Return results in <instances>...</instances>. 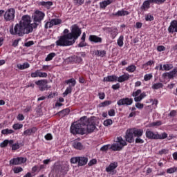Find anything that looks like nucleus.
<instances>
[{
  "mask_svg": "<svg viewBox=\"0 0 177 177\" xmlns=\"http://www.w3.org/2000/svg\"><path fill=\"white\" fill-rule=\"evenodd\" d=\"M34 23L31 24V17L30 15H24L21 17V21L15 25L14 29L10 30V34L12 35H19V37H23L25 34H30L32 32L34 28L38 27V23H40L41 20H44L45 17V13L39 10L35 11L32 15Z\"/></svg>",
  "mask_w": 177,
  "mask_h": 177,
  "instance_id": "nucleus-1",
  "label": "nucleus"
},
{
  "mask_svg": "<svg viewBox=\"0 0 177 177\" xmlns=\"http://www.w3.org/2000/svg\"><path fill=\"white\" fill-rule=\"evenodd\" d=\"M68 29L64 30V35L59 37V39L55 42L57 46H71L75 44V41L78 39V37L81 35V29L78 26H72L71 32Z\"/></svg>",
  "mask_w": 177,
  "mask_h": 177,
  "instance_id": "nucleus-2",
  "label": "nucleus"
},
{
  "mask_svg": "<svg viewBox=\"0 0 177 177\" xmlns=\"http://www.w3.org/2000/svg\"><path fill=\"white\" fill-rule=\"evenodd\" d=\"M88 124V118L86 116L82 117L80 120L73 122L71 126V132L73 135L80 134L85 135L86 130L85 126Z\"/></svg>",
  "mask_w": 177,
  "mask_h": 177,
  "instance_id": "nucleus-3",
  "label": "nucleus"
},
{
  "mask_svg": "<svg viewBox=\"0 0 177 177\" xmlns=\"http://www.w3.org/2000/svg\"><path fill=\"white\" fill-rule=\"evenodd\" d=\"M124 146H127V141L122 137H117L115 143L111 145V149L113 151H121Z\"/></svg>",
  "mask_w": 177,
  "mask_h": 177,
  "instance_id": "nucleus-4",
  "label": "nucleus"
},
{
  "mask_svg": "<svg viewBox=\"0 0 177 177\" xmlns=\"http://www.w3.org/2000/svg\"><path fill=\"white\" fill-rule=\"evenodd\" d=\"M53 171L55 172H60L63 175H66L68 172V165L67 164L60 165V163L57 162L54 165Z\"/></svg>",
  "mask_w": 177,
  "mask_h": 177,
  "instance_id": "nucleus-5",
  "label": "nucleus"
},
{
  "mask_svg": "<svg viewBox=\"0 0 177 177\" xmlns=\"http://www.w3.org/2000/svg\"><path fill=\"white\" fill-rule=\"evenodd\" d=\"M96 129V126L95 125V120L93 119H88L87 124L84 127V130L86 133H91Z\"/></svg>",
  "mask_w": 177,
  "mask_h": 177,
  "instance_id": "nucleus-6",
  "label": "nucleus"
},
{
  "mask_svg": "<svg viewBox=\"0 0 177 177\" xmlns=\"http://www.w3.org/2000/svg\"><path fill=\"white\" fill-rule=\"evenodd\" d=\"M15 13L16 11L14 8H10L7 10L3 15L4 20H6V21H12V20H15Z\"/></svg>",
  "mask_w": 177,
  "mask_h": 177,
  "instance_id": "nucleus-7",
  "label": "nucleus"
},
{
  "mask_svg": "<svg viewBox=\"0 0 177 177\" xmlns=\"http://www.w3.org/2000/svg\"><path fill=\"white\" fill-rule=\"evenodd\" d=\"M133 97H134L135 102H142V99H145L146 97V93L142 92V90L138 89L136 91H133L132 93Z\"/></svg>",
  "mask_w": 177,
  "mask_h": 177,
  "instance_id": "nucleus-8",
  "label": "nucleus"
},
{
  "mask_svg": "<svg viewBox=\"0 0 177 177\" xmlns=\"http://www.w3.org/2000/svg\"><path fill=\"white\" fill-rule=\"evenodd\" d=\"M35 84L39 86V89L41 92H44L46 89H49V88H50V86L48 85V80H46L36 81Z\"/></svg>",
  "mask_w": 177,
  "mask_h": 177,
  "instance_id": "nucleus-9",
  "label": "nucleus"
},
{
  "mask_svg": "<svg viewBox=\"0 0 177 177\" xmlns=\"http://www.w3.org/2000/svg\"><path fill=\"white\" fill-rule=\"evenodd\" d=\"M58 24H62V19H53L46 23L45 28H52L53 26H58Z\"/></svg>",
  "mask_w": 177,
  "mask_h": 177,
  "instance_id": "nucleus-10",
  "label": "nucleus"
},
{
  "mask_svg": "<svg viewBox=\"0 0 177 177\" xmlns=\"http://www.w3.org/2000/svg\"><path fill=\"white\" fill-rule=\"evenodd\" d=\"M26 161V158L19 157L13 158L10 160V165H20L21 164H24Z\"/></svg>",
  "mask_w": 177,
  "mask_h": 177,
  "instance_id": "nucleus-11",
  "label": "nucleus"
},
{
  "mask_svg": "<svg viewBox=\"0 0 177 177\" xmlns=\"http://www.w3.org/2000/svg\"><path fill=\"white\" fill-rule=\"evenodd\" d=\"M133 103V99L132 98H123L117 102L118 106H131Z\"/></svg>",
  "mask_w": 177,
  "mask_h": 177,
  "instance_id": "nucleus-12",
  "label": "nucleus"
},
{
  "mask_svg": "<svg viewBox=\"0 0 177 177\" xmlns=\"http://www.w3.org/2000/svg\"><path fill=\"white\" fill-rule=\"evenodd\" d=\"M30 77L32 78H37V77H39V78H46V77H48V73L41 72L40 70H36L35 72L30 73Z\"/></svg>",
  "mask_w": 177,
  "mask_h": 177,
  "instance_id": "nucleus-13",
  "label": "nucleus"
},
{
  "mask_svg": "<svg viewBox=\"0 0 177 177\" xmlns=\"http://www.w3.org/2000/svg\"><path fill=\"white\" fill-rule=\"evenodd\" d=\"M133 136H135L133 134V131L132 129H128L126 131L125 138L127 142H129V143H132V142L135 140V138H133Z\"/></svg>",
  "mask_w": 177,
  "mask_h": 177,
  "instance_id": "nucleus-14",
  "label": "nucleus"
},
{
  "mask_svg": "<svg viewBox=\"0 0 177 177\" xmlns=\"http://www.w3.org/2000/svg\"><path fill=\"white\" fill-rule=\"evenodd\" d=\"M118 167V163L117 162H112L109 166L106 167V171L108 172V174H111L112 175H114V169Z\"/></svg>",
  "mask_w": 177,
  "mask_h": 177,
  "instance_id": "nucleus-15",
  "label": "nucleus"
},
{
  "mask_svg": "<svg viewBox=\"0 0 177 177\" xmlns=\"http://www.w3.org/2000/svg\"><path fill=\"white\" fill-rule=\"evenodd\" d=\"M88 39L91 42H94L95 44H102L103 41L102 37L93 35H90Z\"/></svg>",
  "mask_w": 177,
  "mask_h": 177,
  "instance_id": "nucleus-16",
  "label": "nucleus"
},
{
  "mask_svg": "<svg viewBox=\"0 0 177 177\" xmlns=\"http://www.w3.org/2000/svg\"><path fill=\"white\" fill-rule=\"evenodd\" d=\"M145 136L148 139H157L158 133H154L150 129H147L145 132Z\"/></svg>",
  "mask_w": 177,
  "mask_h": 177,
  "instance_id": "nucleus-17",
  "label": "nucleus"
},
{
  "mask_svg": "<svg viewBox=\"0 0 177 177\" xmlns=\"http://www.w3.org/2000/svg\"><path fill=\"white\" fill-rule=\"evenodd\" d=\"M163 77H168L169 79L177 77V68H174L171 71L165 73L162 75Z\"/></svg>",
  "mask_w": 177,
  "mask_h": 177,
  "instance_id": "nucleus-18",
  "label": "nucleus"
},
{
  "mask_svg": "<svg viewBox=\"0 0 177 177\" xmlns=\"http://www.w3.org/2000/svg\"><path fill=\"white\" fill-rule=\"evenodd\" d=\"M169 32H177V21H172L168 28Z\"/></svg>",
  "mask_w": 177,
  "mask_h": 177,
  "instance_id": "nucleus-19",
  "label": "nucleus"
},
{
  "mask_svg": "<svg viewBox=\"0 0 177 177\" xmlns=\"http://www.w3.org/2000/svg\"><path fill=\"white\" fill-rule=\"evenodd\" d=\"M130 77L131 75H129V74L124 73L118 77V82H125V81H128V80H129Z\"/></svg>",
  "mask_w": 177,
  "mask_h": 177,
  "instance_id": "nucleus-20",
  "label": "nucleus"
},
{
  "mask_svg": "<svg viewBox=\"0 0 177 177\" xmlns=\"http://www.w3.org/2000/svg\"><path fill=\"white\" fill-rule=\"evenodd\" d=\"M114 81H118L116 75H109L104 77V82H114Z\"/></svg>",
  "mask_w": 177,
  "mask_h": 177,
  "instance_id": "nucleus-21",
  "label": "nucleus"
},
{
  "mask_svg": "<svg viewBox=\"0 0 177 177\" xmlns=\"http://www.w3.org/2000/svg\"><path fill=\"white\" fill-rule=\"evenodd\" d=\"M37 132V128L33 127L32 129H28L25 130L23 133L24 136H30L31 133H35Z\"/></svg>",
  "mask_w": 177,
  "mask_h": 177,
  "instance_id": "nucleus-22",
  "label": "nucleus"
},
{
  "mask_svg": "<svg viewBox=\"0 0 177 177\" xmlns=\"http://www.w3.org/2000/svg\"><path fill=\"white\" fill-rule=\"evenodd\" d=\"M72 146L74 149H76V150H84V145L78 141H74Z\"/></svg>",
  "mask_w": 177,
  "mask_h": 177,
  "instance_id": "nucleus-23",
  "label": "nucleus"
},
{
  "mask_svg": "<svg viewBox=\"0 0 177 177\" xmlns=\"http://www.w3.org/2000/svg\"><path fill=\"white\" fill-rule=\"evenodd\" d=\"M133 131V133L134 134V136L137 138H140L143 135V129H131Z\"/></svg>",
  "mask_w": 177,
  "mask_h": 177,
  "instance_id": "nucleus-24",
  "label": "nucleus"
},
{
  "mask_svg": "<svg viewBox=\"0 0 177 177\" xmlns=\"http://www.w3.org/2000/svg\"><path fill=\"white\" fill-rule=\"evenodd\" d=\"M128 15H129V12L124 10H121L113 14V16H117L118 17H120L121 16H128Z\"/></svg>",
  "mask_w": 177,
  "mask_h": 177,
  "instance_id": "nucleus-25",
  "label": "nucleus"
},
{
  "mask_svg": "<svg viewBox=\"0 0 177 177\" xmlns=\"http://www.w3.org/2000/svg\"><path fill=\"white\" fill-rule=\"evenodd\" d=\"M112 2L113 0H106L102 1L100 3V8H101V9H106V7L109 6V5H110Z\"/></svg>",
  "mask_w": 177,
  "mask_h": 177,
  "instance_id": "nucleus-26",
  "label": "nucleus"
},
{
  "mask_svg": "<svg viewBox=\"0 0 177 177\" xmlns=\"http://www.w3.org/2000/svg\"><path fill=\"white\" fill-rule=\"evenodd\" d=\"M39 5L41 6H44V8H47V9H49L52 5H53V3L52 1H40L39 3Z\"/></svg>",
  "mask_w": 177,
  "mask_h": 177,
  "instance_id": "nucleus-27",
  "label": "nucleus"
},
{
  "mask_svg": "<svg viewBox=\"0 0 177 177\" xmlns=\"http://www.w3.org/2000/svg\"><path fill=\"white\" fill-rule=\"evenodd\" d=\"M87 162H88V158H86V157H79V165L80 167L86 165V164Z\"/></svg>",
  "mask_w": 177,
  "mask_h": 177,
  "instance_id": "nucleus-28",
  "label": "nucleus"
},
{
  "mask_svg": "<svg viewBox=\"0 0 177 177\" xmlns=\"http://www.w3.org/2000/svg\"><path fill=\"white\" fill-rule=\"evenodd\" d=\"M17 68L19 70H26V68H28L30 67V64L28 62H25L23 64H19L17 65Z\"/></svg>",
  "mask_w": 177,
  "mask_h": 177,
  "instance_id": "nucleus-29",
  "label": "nucleus"
},
{
  "mask_svg": "<svg viewBox=\"0 0 177 177\" xmlns=\"http://www.w3.org/2000/svg\"><path fill=\"white\" fill-rule=\"evenodd\" d=\"M150 8V3L149 2L148 0L145 1L143 2L141 9L142 10H147Z\"/></svg>",
  "mask_w": 177,
  "mask_h": 177,
  "instance_id": "nucleus-30",
  "label": "nucleus"
},
{
  "mask_svg": "<svg viewBox=\"0 0 177 177\" xmlns=\"http://www.w3.org/2000/svg\"><path fill=\"white\" fill-rule=\"evenodd\" d=\"M126 71L128 73H135L136 71V66L131 64L126 68Z\"/></svg>",
  "mask_w": 177,
  "mask_h": 177,
  "instance_id": "nucleus-31",
  "label": "nucleus"
},
{
  "mask_svg": "<svg viewBox=\"0 0 177 177\" xmlns=\"http://www.w3.org/2000/svg\"><path fill=\"white\" fill-rule=\"evenodd\" d=\"M65 83L68 84H71L69 86H75V84H77V81L74 78L69 79L68 80L65 81Z\"/></svg>",
  "mask_w": 177,
  "mask_h": 177,
  "instance_id": "nucleus-32",
  "label": "nucleus"
},
{
  "mask_svg": "<svg viewBox=\"0 0 177 177\" xmlns=\"http://www.w3.org/2000/svg\"><path fill=\"white\" fill-rule=\"evenodd\" d=\"M12 145L13 144V140H5L3 142H2L0 144V147H6V146H8V145Z\"/></svg>",
  "mask_w": 177,
  "mask_h": 177,
  "instance_id": "nucleus-33",
  "label": "nucleus"
},
{
  "mask_svg": "<svg viewBox=\"0 0 177 177\" xmlns=\"http://www.w3.org/2000/svg\"><path fill=\"white\" fill-rule=\"evenodd\" d=\"M117 44L120 48H122V46H124V36H120V37L117 40Z\"/></svg>",
  "mask_w": 177,
  "mask_h": 177,
  "instance_id": "nucleus-34",
  "label": "nucleus"
},
{
  "mask_svg": "<svg viewBox=\"0 0 177 177\" xmlns=\"http://www.w3.org/2000/svg\"><path fill=\"white\" fill-rule=\"evenodd\" d=\"M15 131L12 129H6L1 131V133L3 135H11V133H13Z\"/></svg>",
  "mask_w": 177,
  "mask_h": 177,
  "instance_id": "nucleus-35",
  "label": "nucleus"
},
{
  "mask_svg": "<svg viewBox=\"0 0 177 177\" xmlns=\"http://www.w3.org/2000/svg\"><path fill=\"white\" fill-rule=\"evenodd\" d=\"M111 104V101L106 100L104 102H102L99 104V107H107Z\"/></svg>",
  "mask_w": 177,
  "mask_h": 177,
  "instance_id": "nucleus-36",
  "label": "nucleus"
},
{
  "mask_svg": "<svg viewBox=\"0 0 177 177\" xmlns=\"http://www.w3.org/2000/svg\"><path fill=\"white\" fill-rule=\"evenodd\" d=\"M55 56H56V53H50V54H48L46 58V62H50V60H52V59H53V57H55Z\"/></svg>",
  "mask_w": 177,
  "mask_h": 177,
  "instance_id": "nucleus-37",
  "label": "nucleus"
},
{
  "mask_svg": "<svg viewBox=\"0 0 177 177\" xmlns=\"http://www.w3.org/2000/svg\"><path fill=\"white\" fill-rule=\"evenodd\" d=\"M95 55H97V56H100L101 57H104V56H106V50H97Z\"/></svg>",
  "mask_w": 177,
  "mask_h": 177,
  "instance_id": "nucleus-38",
  "label": "nucleus"
},
{
  "mask_svg": "<svg viewBox=\"0 0 177 177\" xmlns=\"http://www.w3.org/2000/svg\"><path fill=\"white\" fill-rule=\"evenodd\" d=\"M111 35L112 38H115L118 35V30L117 28H113L111 30Z\"/></svg>",
  "mask_w": 177,
  "mask_h": 177,
  "instance_id": "nucleus-39",
  "label": "nucleus"
},
{
  "mask_svg": "<svg viewBox=\"0 0 177 177\" xmlns=\"http://www.w3.org/2000/svg\"><path fill=\"white\" fill-rule=\"evenodd\" d=\"M167 138H168L167 133H162L161 134L158 133L157 139H167Z\"/></svg>",
  "mask_w": 177,
  "mask_h": 177,
  "instance_id": "nucleus-40",
  "label": "nucleus"
},
{
  "mask_svg": "<svg viewBox=\"0 0 177 177\" xmlns=\"http://www.w3.org/2000/svg\"><path fill=\"white\" fill-rule=\"evenodd\" d=\"M161 122L160 121H157V122H152V123H150L148 127L149 128H151L153 127H160V125H161Z\"/></svg>",
  "mask_w": 177,
  "mask_h": 177,
  "instance_id": "nucleus-41",
  "label": "nucleus"
},
{
  "mask_svg": "<svg viewBox=\"0 0 177 177\" xmlns=\"http://www.w3.org/2000/svg\"><path fill=\"white\" fill-rule=\"evenodd\" d=\"M163 68L165 71H169V70L174 68V66L172 64H164Z\"/></svg>",
  "mask_w": 177,
  "mask_h": 177,
  "instance_id": "nucleus-42",
  "label": "nucleus"
},
{
  "mask_svg": "<svg viewBox=\"0 0 177 177\" xmlns=\"http://www.w3.org/2000/svg\"><path fill=\"white\" fill-rule=\"evenodd\" d=\"M12 128L15 131H17V129H21V128H23V124H19V123H16V124H14L12 125Z\"/></svg>",
  "mask_w": 177,
  "mask_h": 177,
  "instance_id": "nucleus-43",
  "label": "nucleus"
},
{
  "mask_svg": "<svg viewBox=\"0 0 177 177\" xmlns=\"http://www.w3.org/2000/svg\"><path fill=\"white\" fill-rule=\"evenodd\" d=\"M109 149H111V145H106L102 146L100 148V151H107V150H109Z\"/></svg>",
  "mask_w": 177,
  "mask_h": 177,
  "instance_id": "nucleus-44",
  "label": "nucleus"
},
{
  "mask_svg": "<svg viewBox=\"0 0 177 177\" xmlns=\"http://www.w3.org/2000/svg\"><path fill=\"white\" fill-rule=\"evenodd\" d=\"M177 171V167H173L171 168H169L167 169V174H174V172H176Z\"/></svg>",
  "mask_w": 177,
  "mask_h": 177,
  "instance_id": "nucleus-45",
  "label": "nucleus"
},
{
  "mask_svg": "<svg viewBox=\"0 0 177 177\" xmlns=\"http://www.w3.org/2000/svg\"><path fill=\"white\" fill-rule=\"evenodd\" d=\"M113 124V120L111 119H107L104 121V127H109Z\"/></svg>",
  "mask_w": 177,
  "mask_h": 177,
  "instance_id": "nucleus-46",
  "label": "nucleus"
},
{
  "mask_svg": "<svg viewBox=\"0 0 177 177\" xmlns=\"http://www.w3.org/2000/svg\"><path fill=\"white\" fill-rule=\"evenodd\" d=\"M153 64H154V61L149 60L147 63H145L142 65V68H146L147 67V66H153Z\"/></svg>",
  "mask_w": 177,
  "mask_h": 177,
  "instance_id": "nucleus-47",
  "label": "nucleus"
},
{
  "mask_svg": "<svg viewBox=\"0 0 177 177\" xmlns=\"http://www.w3.org/2000/svg\"><path fill=\"white\" fill-rule=\"evenodd\" d=\"M151 78H153V74H151V73L146 74L144 76L145 81H150V80H151Z\"/></svg>",
  "mask_w": 177,
  "mask_h": 177,
  "instance_id": "nucleus-48",
  "label": "nucleus"
},
{
  "mask_svg": "<svg viewBox=\"0 0 177 177\" xmlns=\"http://www.w3.org/2000/svg\"><path fill=\"white\" fill-rule=\"evenodd\" d=\"M145 20L146 21H153V20H154V17H153V15L148 14L145 17Z\"/></svg>",
  "mask_w": 177,
  "mask_h": 177,
  "instance_id": "nucleus-49",
  "label": "nucleus"
},
{
  "mask_svg": "<svg viewBox=\"0 0 177 177\" xmlns=\"http://www.w3.org/2000/svg\"><path fill=\"white\" fill-rule=\"evenodd\" d=\"M160 88H162V84L161 83H156L152 86V89H160Z\"/></svg>",
  "mask_w": 177,
  "mask_h": 177,
  "instance_id": "nucleus-50",
  "label": "nucleus"
},
{
  "mask_svg": "<svg viewBox=\"0 0 177 177\" xmlns=\"http://www.w3.org/2000/svg\"><path fill=\"white\" fill-rule=\"evenodd\" d=\"M74 1L75 5H78L79 6L81 5H84V2L85 0H73Z\"/></svg>",
  "mask_w": 177,
  "mask_h": 177,
  "instance_id": "nucleus-51",
  "label": "nucleus"
},
{
  "mask_svg": "<svg viewBox=\"0 0 177 177\" xmlns=\"http://www.w3.org/2000/svg\"><path fill=\"white\" fill-rule=\"evenodd\" d=\"M80 157H74L71 159V164H77L79 163Z\"/></svg>",
  "mask_w": 177,
  "mask_h": 177,
  "instance_id": "nucleus-52",
  "label": "nucleus"
},
{
  "mask_svg": "<svg viewBox=\"0 0 177 177\" xmlns=\"http://www.w3.org/2000/svg\"><path fill=\"white\" fill-rule=\"evenodd\" d=\"M69 93H71V86L66 88L65 92L64 93V96H67Z\"/></svg>",
  "mask_w": 177,
  "mask_h": 177,
  "instance_id": "nucleus-53",
  "label": "nucleus"
},
{
  "mask_svg": "<svg viewBox=\"0 0 177 177\" xmlns=\"http://www.w3.org/2000/svg\"><path fill=\"white\" fill-rule=\"evenodd\" d=\"M13 171L15 174H19V172H21V171H23V168L17 167L13 169Z\"/></svg>",
  "mask_w": 177,
  "mask_h": 177,
  "instance_id": "nucleus-54",
  "label": "nucleus"
},
{
  "mask_svg": "<svg viewBox=\"0 0 177 177\" xmlns=\"http://www.w3.org/2000/svg\"><path fill=\"white\" fill-rule=\"evenodd\" d=\"M108 115L109 117H114L115 115V110L114 109H111L108 111Z\"/></svg>",
  "mask_w": 177,
  "mask_h": 177,
  "instance_id": "nucleus-55",
  "label": "nucleus"
},
{
  "mask_svg": "<svg viewBox=\"0 0 177 177\" xmlns=\"http://www.w3.org/2000/svg\"><path fill=\"white\" fill-rule=\"evenodd\" d=\"M136 107L139 110H142L143 107H145V105L142 103H136Z\"/></svg>",
  "mask_w": 177,
  "mask_h": 177,
  "instance_id": "nucleus-56",
  "label": "nucleus"
},
{
  "mask_svg": "<svg viewBox=\"0 0 177 177\" xmlns=\"http://www.w3.org/2000/svg\"><path fill=\"white\" fill-rule=\"evenodd\" d=\"M12 150H17V149H20V145H19V143L13 144L12 145Z\"/></svg>",
  "mask_w": 177,
  "mask_h": 177,
  "instance_id": "nucleus-57",
  "label": "nucleus"
},
{
  "mask_svg": "<svg viewBox=\"0 0 177 177\" xmlns=\"http://www.w3.org/2000/svg\"><path fill=\"white\" fill-rule=\"evenodd\" d=\"M97 162V160L96 159H92L89 161L88 165L89 167H92V165H95Z\"/></svg>",
  "mask_w": 177,
  "mask_h": 177,
  "instance_id": "nucleus-58",
  "label": "nucleus"
},
{
  "mask_svg": "<svg viewBox=\"0 0 177 177\" xmlns=\"http://www.w3.org/2000/svg\"><path fill=\"white\" fill-rule=\"evenodd\" d=\"M70 113V110L68 109H64L59 112V114H64V115H66V114H68Z\"/></svg>",
  "mask_w": 177,
  "mask_h": 177,
  "instance_id": "nucleus-59",
  "label": "nucleus"
},
{
  "mask_svg": "<svg viewBox=\"0 0 177 177\" xmlns=\"http://www.w3.org/2000/svg\"><path fill=\"white\" fill-rule=\"evenodd\" d=\"M84 46H86V42H85V40H82V41L78 44V47L84 48Z\"/></svg>",
  "mask_w": 177,
  "mask_h": 177,
  "instance_id": "nucleus-60",
  "label": "nucleus"
},
{
  "mask_svg": "<svg viewBox=\"0 0 177 177\" xmlns=\"http://www.w3.org/2000/svg\"><path fill=\"white\" fill-rule=\"evenodd\" d=\"M136 143H145V140H143V139H141L140 137H137V138L136 139Z\"/></svg>",
  "mask_w": 177,
  "mask_h": 177,
  "instance_id": "nucleus-61",
  "label": "nucleus"
},
{
  "mask_svg": "<svg viewBox=\"0 0 177 177\" xmlns=\"http://www.w3.org/2000/svg\"><path fill=\"white\" fill-rule=\"evenodd\" d=\"M157 50L158 52H164V50H165V47L164 46H159L157 48Z\"/></svg>",
  "mask_w": 177,
  "mask_h": 177,
  "instance_id": "nucleus-62",
  "label": "nucleus"
},
{
  "mask_svg": "<svg viewBox=\"0 0 177 177\" xmlns=\"http://www.w3.org/2000/svg\"><path fill=\"white\" fill-rule=\"evenodd\" d=\"M120 84L117 83L115 84L112 85V88H113L115 91H117V89H120Z\"/></svg>",
  "mask_w": 177,
  "mask_h": 177,
  "instance_id": "nucleus-63",
  "label": "nucleus"
},
{
  "mask_svg": "<svg viewBox=\"0 0 177 177\" xmlns=\"http://www.w3.org/2000/svg\"><path fill=\"white\" fill-rule=\"evenodd\" d=\"M17 119L19 121H23L24 120V115H23V114H19L18 116L17 117Z\"/></svg>",
  "mask_w": 177,
  "mask_h": 177,
  "instance_id": "nucleus-64",
  "label": "nucleus"
}]
</instances>
